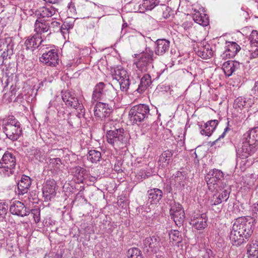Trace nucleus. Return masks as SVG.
Segmentation results:
<instances>
[{"instance_id":"1","label":"nucleus","mask_w":258,"mask_h":258,"mask_svg":"<svg viewBox=\"0 0 258 258\" xmlns=\"http://www.w3.org/2000/svg\"><path fill=\"white\" fill-rule=\"evenodd\" d=\"M154 51L149 47L139 54H136L133 66L137 69L135 72L151 73L154 68Z\"/></svg>"},{"instance_id":"2","label":"nucleus","mask_w":258,"mask_h":258,"mask_svg":"<svg viewBox=\"0 0 258 258\" xmlns=\"http://www.w3.org/2000/svg\"><path fill=\"white\" fill-rule=\"evenodd\" d=\"M106 138L109 144L115 149H120L126 146L129 136L123 128H119L115 130L107 131Z\"/></svg>"},{"instance_id":"3","label":"nucleus","mask_w":258,"mask_h":258,"mask_svg":"<svg viewBox=\"0 0 258 258\" xmlns=\"http://www.w3.org/2000/svg\"><path fill=\"white\" fill-rule=\"evenodd\" d=\"M3 130L7 137L12 141H17L22 134L20 122L13 116L4 121Z\"/></svg>"},{"instance_id":"4","label":"nucleus","mask_w":258,"mask_h":258,"mask_svg":"<svg viewBox=\"0 0 258 258\" xmlns=\"http://www.w3.org/2000/svg\"><path fill=\"white\" fill-rule=\"evenodd\" d=\"M224 173L219 169H213L210 170L205 176L208 189L213 192L218 188H222V186L228 185L224 181Z\"/></svg>"},{"instance_id":"5","label":"nucleus","mask_w":258,"mask_h":258,"mask_svg":"<svg viewBox=\"0 0 258 258\" xmlns=\"http://www.w3.org/2000/svg\"><path fill=\"white\" fill-rule=\"evenodd\" d=\"M254 221L250 217H241L236 219L233 226L248 241L253 233Z\"/></svg>"},{"instance_id":"6","label":"nucleus","mask_w":258,"mask_h":258,"mask_svg":"<svg viewBox=\"0 0 258 258\" xmlns=\"http://www.w3.org/2000/svg\"><path fill=\"white\" fill-rule=\"evenodd\" d=\"M149 106L140 104L133 106L129 111L130 120L133 123L139 124L147 119L150 115Z\"/></svg>"},{"instance_id":"7","label":"nucleus","mask_w":258,"mask_h":258,"mask_svg":"<svg viewBox=\"0 0 258 258\" xmlns=\"http://www.w3.org/2000/svg\"><path fill=\"white\" fill-rule=\"evenodd\" d=\"M170 215L171 218L173 220L175 224L180 227L185 219V214L182 206L179 204L174 202L170 205Z\"/></svg>"},{"instance_id":"8","label":"nucleus","mask_w":258,"mask_h":258,"mask_svg":"<svg viewBox=\"0 0 258 258\" xmlns=\"http://www.w3.org/2000/svg\"><path fill=\"white\" fill-rule=\"evenodd\" d=\"M216 190L217 192L214 194L210 199V204L211 206H217L222 202L227 201L229 198L231 192V187L229 185L222 186V188Z\"/></svg>"},{"instance_id":"9","label":"nucleus","mask_w":258,"mask_h":258,"mask_svg":"<svg viewBox=\"0 0 258 258\" xmlns=\"http://www.w3.org/2000/svg\"><path fill=\"white\" fill-rule=\"evenodd\" d=\"M150 73H147L141 77V75L139 72H134L132 77L133 79L136 78L140 79V83L138 85L137 89L135 90L139 94H142L145 92L149 87H151L152 84V80L151 79Z\"/></svg>"},{"instance_id":"10","label":"nucleus","mask_w":258,"mask_h":258,"mask_svg":"<svg viewBox=\"0 0 258 258\" xmlns=\"http://www.w3.org/2000/svg\"><path fill=\"white\" fill-rule=\"evenodd\" d=\"M40 62L47 66L55 67L58 64V55L57 50L51 49L48 51L43 53L39 57Z\"/></svg>"},{"instance_id":"11","label":"nucleus","mask_w":258,"mask_h":258,"mask_svg":"<svg viewBox=\"0 0 258 258\" xmlns=\"http://www.w3.org/2000/svg\"><path fill=\"white\" fill-rule=\"evenodd\" d=\"M43 196L45 201H50L56 194V182L53 179L47 180L43 184L42 188Z\"/></svg>"},{"instance_id":"12","label":"nucleus","mask_w":258,"mask_h":258,"mask_svg":"<svg viewBox=\"0 0 258 258\" xmlns=\"http://www.w3.org/2000/svg\"><path fill=\"white\" fill-rule=\"evenodd\" d=\"M143 245L148 252L157 253L161 247L160 239L156 236L147 237L143 240Z\"/></svg>"},{"instance_id":"13","label":"nucleus","mask_w":258,"mask_h":258,"mask_svg":"<svg viewBox=\"0 0 258 258\" xmlns=\"http://www.w3.org/2000/svg\"><path fill=\"white\" fill-rule=\"evenodd\" d=\"M253 148L251 144L240 142L236 147L237 155L242 159L246 158L253 155L258 147L254 146L253 150Z\"/></svg>"},{"instance_id":"14","label":"nucleus","mask_w":258,"mask_h":258,"mask_svg":"<svg viewBox=\"0 0 258 258\" xmlns=\"http://www.w3.org/2000/svg\"><path fill=\"white\" fill-rule=\"evenodd\" d=\"M10 212L13 215L22 217L26 216L29 214V212L26 207L19 201L11 202Z\"/></svg>"},{"instance_id":"15","label":"nucleus","mask_w":258,"mask_h":258,"mask_svg":"<svg viewBox=\"0 0 258 258\" xmlns=\"http://www.w3.org/2000/svg\"><path fill=\"white\" fill-rule=\"evenodd\" d=\"M251 144L253 149L254 146L258 147V127H254L247 131L242 136L241 141Z\"/></svg>"},{"instance_id":"16","label":"nucleus","mask_w":258,"mask_h":258,"mask_svg":"<svg viewBox=\"0 0 258 258\" xmlns=\"http://www.w3.org/2000/svg\"><path fill=\"white\" fill-rule=\"evenodd\" d=\"M251 144L253 149L254 146L258 147V127H254L247 131L242 136L241 141Z\"/></svg>"},{"instance_id":"17","label":"nucleus","mask_w":258,"mask_h":258,"mask_svg":"<svg viewBox=\"0 0 258 258\" xmlns=\"http://www.w3.org/2000/svg\"><path fill=\"white\" fill-rule=\"evenodd\" d=\"M225 50L221 55L223 59L232 58L240 51L241 47L235 42H226Z\"/></svg>"},{"instance_id":"18","label":"nucleus","mask_w":258,"mask_h":258,"mask_svg":"<svg viewBox=\"0 0 258 258\" xmlns=\"http://www.w3.org/2000/svg\"><path fill=\"white\" fill-rule=\"evenodd\" d=\"M62 99L68 107L72 108L78 107L80 103L75 93L70 91L62 92Z\"/></svg>"},{"instance_id":"19","label":"nucleus","mask_w":258,"mask_h":258,"mask_svg":"<svg viewBox=\"0 0 258 258\" xmlns=\"http://www.w3.org/2000/svg\"><path fill=\"white\" fill-rule=\"evenodd\" d=\"M148 201L150 204L157 205L163 198V193L162 190L153 188L149 189L147 191Z\"/></svg>"},{"instance_id":"20","label":"nucleus","mask_w":258,"mask_h":258,"mask_svg":"<svg viewBox=\"0 0 258 258\" xmlns=\"http://www.w3.org/2000/svg\"><path fill=\"white\" fill-rule=\"evenodd\" d=\"M218 124V121L216 119L211 120L202 124H198L201 129L200 132L202 135L210 136L215 130Z\"/></svg>"},{"instance_id":"21","label":"nucleus","mask_w":258,"mask_h":258,"mask_svg":"<svg viewBox=\"0 0 258 258\" xmlns=\"http://www.w3.org/2000/svg\"><path fill=\"white\" fill-rule=\"evenodd\" d=\"M50 30V26H49L48 20L38 19L36 20L34 25V31L36 34L39 35Z\"/></svg>"},{"instance_id":"22","label":"nucleus","mask_w":258,"mask_h":258,"mask_svg":"<svg viewBox=\"0 0 258 258\" xmlns=\"http://www.w3.org/2000/svg\"><path fill=\"white\" fill-rule=\"evenodd\" d=\"M58 12V9L52 6L40 8L36 11V15L39 16L38 19H45V18H50Z\"/></svg>"},{"instance_id":"23","label":"nucleus","mask_w":258,"mask_h":258,"mask_svg":"<svg viewBox=\"0 0 258 258\" xmlns=\"http://www.w3.org/2000/svg\"><path fill=\"white\" fill-rule=\"evenodd\" d=\"M229 238L231 243L235 246H239L247 241L233 226L230 233Z\"/></svg>"},{"instance_id":"24","label":"nucleus","mask_w":258,"mask_h":258,"mask_svg":"<svg viewBox=\"0 0 258 258\" xmlns=\"http://www.w3.org/2000/svg\"><path fill=\"white\" fill-rule=\"evenodd\" d=\"M253 104V100L251 98L238 97L234 103V107L235 109L242 110L244 108H248Z\"/></svg>"},{"instance_id":"25","label":"nucleus","mask_w":258,"mask_h":258,"mask_svg":"<svg viewBox=\"0 0 258 258\" xmlns=\"http://www.w3.org/2000/svg\"><path fill=\"white\" fill-rule=\"evenodd\" d=\"M207 218L206 214H202L200 216H194L191 220L190 224L197 230H200L205 228L207 226Z\"/></svg>"},{"instance_id":"26","label":"nucleus","mask_w":258,"mask_h":258,"mask_svg":"<svg viewBox=\"0 0 258 258\" xmlns=\"http://www.w3.org/2000/svg\"><path fill=\"white\" fill-rule=\"evenodd\" d=\"M31 184V178L27 175H23L17 185L18 194L23 195L27 193Z\"/></svg>"},{"instance_id":"27","label":"nucleus","mask_w":258,"mask_h":258,"mask_svg":"<svg viewBox=\"0 0 258 258\" xmlns=\"http://www.w3.org/2000/svg\"><path fill=\"white\" fill-rule=\"evenodd\" d=\"M41 36L35 34L33 36L29 37L25 42V46L27 50L33 51L38 47L43 40H41Z\"/></svg>"},{"instance_id":"28","label":"nucleus","mask_w":258,"mask_h":258,"mask_svg":"<svg viewBox=\"0 0 258 258\" xmlns=\"http://www.w3.org/2000/svg\"><path fill=\"white\" fill-rule=\"evenodd\" d=\"M240 66V63L237 61L228 60L223 63L222 69L225 74L228 77H230L235 71L239 69Z\"/></svg>"},{"instance_id":"29","label":"nucleus","mask_w":258,"mask_h":258,"mask_svg":"<svg viewBox=\"0 0 258 258\" xmlns=\"http://www.w3.org/2000/svg\"><path fill=\"white\" fill-rule=\"evenodd\" d=\"M155 53L158 55H162L169 49L170 42L166 39H158L156 42Z\"/></svg>"},{"instance_id":"30","label":"nucleus","mask_w":258,"mask_h":258,"mask_svg":"<svg viewBox=\"0 0 258 258\" xmlns=\"http://www.w3.org/2000/svg\"><path fill=\"white\" fill-rule=\"evenodd\" d=\"M185 179V174L183 172L178 171L173 175L172 183L176 188L180 189L184 187Z\"/></svg>"},{"instance_id":"31","label":"nucleus","mask_w":258,"mask_h":258,"mask_svg":"<svg viewBox=\"0 0 258 258\" xmlns=\"http://www.w3.org/2000/svg\"><path fill=\"white\" fill-rule=\"evenodd\" d=\"M194 21L203 26H206L209 24V18L205 14H201L199 12H196L192 16Z\"/></svg>"},{"instance_id":"32","label":"nucleus","mask_w":258,"mask_h":258,"mask_svg":"<svg viewBox=\"0 0 258 258\" xmlns=\"http://www.w3.org/2000/svg\"><path fill=\"white\" fill-rule=\"evenodd\" d=\"M105 86V84L103 82H100L96 85L92 94V100L96 101L101 99Z\"/></svg>"},{"instance_id":"33","label":"nucleus","mask_w":258,"mask_h":258,"mask_svg":"<svg viewBox=\"0 0 258 258\" xmlns=\"http://www.w3.org/2000/svg\"><path fill=\"white\" fill-rule=\"evenodd\" d=\"M112 76L113 79L117 81L121 80V79L126 78L129 76L126 70L121 66H118L114 69Z\"/></svg>"},{"instance_id":"34","label":"nucleus","mask_w":258,"mask_h":258,"mask_svg":"<svg viewBox=\"0 0 258 258\" xmlns=\"http://www.w3.org/2000/svg\"><path fill=\"white\" fill-rule=\"evenodd\" d=\"M246 249L248 258H258V242L247 244Z\"/></svg>"},{"instance_id":"35","label":"nucleus","mask_w":258,"mask_h":258,"mask_svg":"<svg viewBox=\"0 0 258 258\" xmlns=\"http://www.w3.org/2000/svg\"><path fill=\"white\" fill-rule=\"evenodd\" d=\"M9 165L16 166V158L14 155L9 152H6L4 154L0 161V164Z\"/></svg>"},{"instance_id":"36","label":"nucleus","mask_w":258,"mask_h":258,"mask_svg":"<svg viewBox=\"0 0 258 258\" xmlns=\"http://www.w3.org/2000/svg\"><path fill=\"white\" fill-rule=\"evenodd\" d=\"M159 0H143L142 4L140 5L141 10L148 11L152 10L155 7L158 6Z\"/></svg>"},{"instance_id":"37","label":"nucleus","mask_w":258,"mask_h":258,"mask_svg":"<svg viewBox=\"0 0 258 258\" xmlns=\"http://www.w3.org/2000/svg\"><path fill=\"white\" fill-rule=\"evenodd\" d=\"M173 156V151L172 150H167L163 152L159 157V162L160 165L163 166H167Z\"/></svg>"},{"instance_id":"38","label":"nucleus","mask_w":258,"mask_h":258,"mask_svg":"<svg viewBox=\"0 0 258 258\" xmlns=\"http://www.w3.org/2000/svg\"><path fill=\"white\" fill-rule=\"evenodd\" d=\"M15 166L9 165L1 164L0 174L4 176H9L14 174Z\"/></svg>"},{"instance_id":"39","label":"nucleus","mask_w":258,"mask_h":258,"mask_svg":"<svg viewBox=\"0 0 258 258\" xmlns=\"http://www.w3.org/2000/svg\"><path fill=\"white\" fill-rule=\"evenodd\" d=\"M105 106H107V104L102 102H98L95 105L94 108V115L99 119L103 118V109Z\"/></svg>"},{"instance_id":"40","label":"nucleus","mask_w":258,"mask_h":258,"mask_svg":"<svg viewBox=\"0 0 258 258\" xmlns=\"http://www.w3.org/2000/svg\"><path fill=\"white\" fill-rule=\"evenodd\" d=\"M169 238L174 242L173 244L179 246V243L182 240V237L180 232L176 230H171L169 233Z\"/></svg>"},{"instance_id":"41","label":"nucleus","mask_w":258,"mask_h":258,"mask_svg":"<svg viewBox=\"0 0 258 258\" xmlns=\"http://www.w3.org/2000/svg\"><path fill=\"white\" fill-rule=\"evenodd\" d=\"M199 56L203 59L210 58L213 55V51L209 45H205L202 50L198 52Z\"/></svg>"},{"instance_id":"42","label":"nucleus","mask_w":258,"mask_h":258,"mask_svg":"<svg viewBox=\"0 0 258 258\" xmlns=\"http://www.w3.org/2000/svg\"><path fill=\"white\" fill-rule=\"evenodd\" d=\"M101 158V153L96 150H91L89 151L87 159L92 163H97Z\"/></svg>"},{"instance_id":"43","label":"nucleus","mask_w":258,"mask_h":258,"mask_svg":"<svg viewBox=\"0 0 258 258\" xmlns=\"http://www.w3.org/2000/svg\"><path fill=\"white\" fill-rule=\"evenodd\" d=\"M74 27V21L66 20L59 28L61 34L64 36L67 33H69L70 30Z\"/></svg>"},{"instance_id":"44","label":"nucleus","mask_w":258,"mask_h":258,"mask_svg":"<svg viewBox=\"0 0 258 258\" xmlns=\"http://www.w3.org/2000/svg\"><path fill=\"white\" fill-rule=\"evenodd\" d=\"M120 85V89L122 92L127 93L131 85V81L130 80L129 76L125 79H121L117 81Z\"/></svg>"},{"instance_id":"45","label":"nucleus","mask_w":258,"mask_h":258,"mask_svg":"<svg viewBox=\"0 0 258 258\" xmlns=\"http://www.w3.org/2000/svg\"><path fill=\"white\" fill-rule=\"evenodd\" d=\"M158 10L161 13V17L164 19H168L170 15L171 9L165 5H161L158 7Z\"/></svg>"},{"instance_id":"46","label":"nucleus","mask_w":258,"mask_h":258,"mask_svg":"<svg viewBox=\"0 0 258 258\" xmlns=\"http://www.w3.org/2000/svg\"><path fill=\"white\" fill-rule=\"evenodd\" d=\"M128 258H143L141 251L138 248L134 247L130 248L127 251Z\"/></svg>"},{"instance_id":"47","label":"nucleus","mask_w":258,"mask_h":258,"mask_svg":"<svg viewBox=\"0 0 258 258\" xmlns=\"http://www.w3.org/2000/svg\"><path fill=\"white\" fill-rule=\"evenodd\" d=\"M74 169L75 175L78 178L80 182H82L84 179V176L86 173V170L80 166H76Z\"/></svg>"},{"instance_id":"48","label":"nucleus","mask_w":258,"mask_h":258,"mask_svg":"<svg viewBox=\"0 0 258 258\" xmlns=\"http://www.w3.org/2000/svg\"><path fill=\"white\" fill-rule=\"evenodd\" d=\"M249 40L251 46L258 47V32L257 31H252L249 36Z\"/></svg>"},{"instance_id":"49","label":"nucleus","mask_w":258,"mask_h":258,"mask_svg":"<svg viewBox=\"0 0 258 258\" xmlns=\"http://www.w3.org/2000/svg\"><path fill=\"white\" fill-rule=\"evenodd\" d=\"M30 152L31 155H33L35 159L41 161L42 159V152L39 149L33 147Z\"/></svg>"},{"instance_id":"50","label":"nucleus","mask_w":258,"mask_h":258,"mask_svg":"<svg viewBox=\"0 0 258 258\" xmlns=\"http://www.w3.org/2000/svg\"><path fill=\"white\" fill-rule=\"evenodd\" d=\"M8 210V207L5 204L0 203V219H4L5 218Z\"/></svg>"},{"instance_id":"51","label":"nucleus","mask_w":258,"mask_h":258,"mask_svg":"<svg viewBox=\"0 0 258 258\" xmlns=\"http://www.w3.org/2000/svg\"><path fill=\"white\" fill-rule=\"evenodd\" d=\"M31 214L33 215V218L35 223H37L40 221V210L39 209H32Z\"/></svg>"},{"instance_id":"52","label":"nucleus","mask_w":258,"mask_h":258,"mask_svg":"<svg viewBox=\"0 0 258 258\" xmlns=\"http://www.w3.org/2000/svg\"><path fill=\"white\" fill-rule=\"evenodd\" d=\"M61 164V159L59 158H53L50 160V165L55 168H59Z\"/></svg>"},{"instance_id":"53","label":"nucleus","mask_w":258,"mask_h":258,"mask_svg":"<svg viewBox=\"0 0 258 258\" xmlns=\"http://www.w3.org/2000/svg\"><path fill=\"white\" fill-rule=\"evenodd\" d=\"M74 109H78L80 111L78 112L77 116L79 118L84 117L85 116V109L84 107V106L81 103L79 104L78 107L77 108H75Z\"/></svg>"},{"instance_id":"54","label":"nucleus","mask_w":258,"mask_h":258,"mask_svg":"<svg viewBox=\"0 0 258 258\" xmlns=\"http://www.w3.org/2000/svg\"><path fill=\"white\" fill-rule=\"evenodd\" d=\"M104 109H103V118L108 117L110 115V113L112 111V107L107 104V106H105Z\"/></svg>"},{"instance_id":"55","label":"nucleus","mask_w":258,"mask_h":258,"mask_svg":"<svg viewBox=\"0 0 258 258\" xmlns=\"http://www.w3.org/2000/svg\"><path fill=\"white\" fill-rule=\"evenodd\" d=\"M68 13H70L71 15H75L77 14L76 8L74 3H70L68 6Z\"/></svg>"},{"instance_id":"56","label":"nucleus","mask_w":258,"mask_h":258,"mask_svg":"<svg viewBox=\"0 0 258 258\" xmlns=\"http://www.w3.org/2000/svg\"><path fill=\"white\" fill-rule=\"evenodd\" d=\"M47 20H48V21H49V26H50V28H57L59 29L60 28L59 26L60 24L59 22H58L56 21H54L53 19H52V20L47 19ZM51 33V30H50V32L48 34L49 35Z\"/></svg>"},{"instance_id":"57","label":"nucleus","mask_w":258,"mask_h":258,"mask_svg":"<svg viewBox=\"0 0 258 258\" xmlns=\"http://www.w3.org/2000/svg\"><path fill=\"white\" fill-rule=\"evenodd\" d=\"M112 89L109 91L110 95H109L108 99L110 100H112L114 98H115L117 96V92L115 89H114V87L112 85H111Z\"/></svg>"},{"instance_id":"58","label":"nucleus","mask_w":258,"mask_h":258,"mask_svg":"<svg viewBox=\"0 0 258 258\" xmlns=\"http://www.w3.org/2000/svg\"><path fill=\"white\" fill-rule=\"evenodd\" d=\"M44 225L45 226H50L55 224V221L51 219V218H46L44 221Z\"/></svg>"},{"instance_id":"59","label":"nucleus","mask_w":258,"mask_h":258,"mask_svg":"<svg viewBox=\"0 0 258 258\" xmlns=\"http://www.w3.org/2000/svg\"><path fill=\"white\" fill-rule=\"evenodd\" d=\"M249 58L250 59L255 58L258 57V48H256L254 51L251 50H249Z\"/></svg>"},{"instance_id":"60","label":"nucleus","mask_w":258,"mask_h":258,"mask_svg":"<svg viewBox=\"0 0 258 258\" xmlns=\"http://www.w3.org/2000/svg\"><path fill=\"white\" fill-rule=\"evenodd\" d=\"M213 252L210 249H206L205 253L203 255L204 258H213Z\"/></svg>"},{"instance_id":"61","label":"nucleus","mask_w":258,"mask_h":258,"mask_svg":"<svg viewBox=\"0 0 258 258\" xmlns=\"http://www.w3.org/2000/svg\"><path fill=\"white\" fill-rule=\"evenodd\" d=\"M182 27L185 30H189L192 27V23L190 22H185L182 24Z\"/></svg>"},{"instance_id":"62","label":"nucleus","mask_w":258,"mask_h":258,"mask_svg":"<svg viewBox=\"0 0 258 258\" xmlns=\"http://www.w3.org/2000/svg\"><path fill=\"white\" fill-rule=\"evenodd\" d=\"M229 130V128L228 127H226L225 129H224V132L221 135H220L219 136V137L215 141L213 142V145H215L216 144V143L218 142V140H219L221 138H223L225 136V134H226V133L227 132V131H228Z\"/></svg>"},{"instance_id":"63","label":"nucleus","mask_w":258,"mask_h":258,"mask_svg":"<svg viewBox=\"0 0 258 258\" xmlns=\"http://www.w3.org/2000/svg\"><path fill=\"white\" fill-rule=\"evenodd\" d=\"M239 15L242 17V19H243L244 21H245L247 18L248 14L247 12L242 11L240 12Z\"/></svg>"},{"instance_id":"64","label":"nucleus","mask_w":258,"mask_h":258,"mask_svg":"<svg viewBox=\"0 0 258 258\" xmlns=\"http://www.w3.org/2000/svg\"><path fill=\"white\" fill-rule=\"evenodd\" d=\"M253 89L255 93L258 95V81L255 82Z\"/></svg>"}]
</instances>
